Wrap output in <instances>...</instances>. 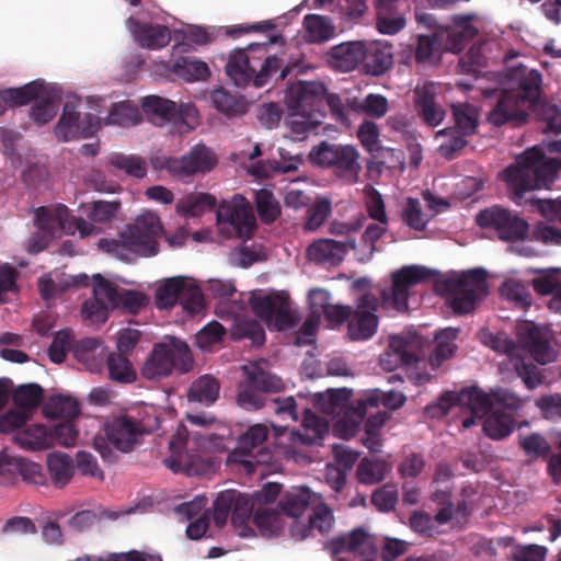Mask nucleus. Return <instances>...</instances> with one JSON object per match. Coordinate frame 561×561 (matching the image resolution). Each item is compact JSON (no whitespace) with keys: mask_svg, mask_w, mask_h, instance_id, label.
Returning a JSON list of instances; mask_svg holds the SVG:
<instances>
[{"mask_svg":"<svg viewBox=\"0 0 561 561\" xmlns=\"http://www.w3.org/2000/svg\"><path fill=\"white\" fill-rule=\"evenodd\" d=\"M561 152V140L543 141L526 149L516 158L514 164L503 171V180L507 185L511 201L516 205H529L537 209L548 221L560 218L561 199H525V194L531 191L547 188L557 179L561 169V159L548 157L547 153Z\"/></svg>","mask_w":561,"mask_h":561,"instance_id":"nucleus-1","label":"nucleus"},{"mask_svg":"<svg viewBox=\"0 0 561 561\" xmlns=\"http://www.w3.org/2000/svg\"><path fill=\"white\" fill-rule=\"evenodd\" d=\"M511 88L502 90L495 106L488 115V121L494 126H503L511 121H525L523 106L537 102L541 91V75L538 70L519 65L507 73Z\"/></svg>","mask_w":561,"mask_h":561,"instance_id":"nucleus-2","label":"nucleus"},{"mask_svg":"<svg viewBox=\"0 0 561 561\" xmlns=\"http://www.w3.org/2000/svg\"><path fill=\"white\" fill-rule=\"evenodd\" d=\"M162 231L160 218L153 213H146L128 225L117 239H101L98 245L102 251L122 261L133 262L137 257L158 254V238Z\"/></svg>","mask_w":561,"mask_h":561,"instance_id":"nucleus-3","label":"nucleus"},{"mask_svg":"<svg viewBox=\"0 0 561 561\" xmlns=\"http://www.w3.org/2000/svg\"><path fill=\"white\" fill-rule=\"evenodd\" d=\"M325 85L319 81L291 83L285 102L290 112L288 124L295 133L310 130L318 122L317 115L324 113Z\"/></svg>","mask_w":561,"mask_h":561,"instance_id":"nucleus-4","label":"nucleus"},{"mask_svg":"<svg viewBox=\"0 0 561 561\" xmlns=\"http://www.w3.org/2000/svg\"><path fill=\"white\" fill-rule=\"evenodd\" d=\"M193 366L188 345L176 337L154 344L149 357L141 367V375L148 380L170 376L174 370L185 374Z\"/></svg>","mask_w":561,"mask_h":561,"instance_id":"nucleus-5","label":"nucleus"},{"mask_svg":"<svg viewBox=\"0 0 561 561\" xmlns=\"http://www.w3.org/2000/svg\"><path fill=\"white\" fill-rule=\"evenodd\" d=\"M443 285L448 296L449 306L457 314L473 311L477 302L488 294L486 272L483 268H474L449 276Z\"/></svg>","mask_w":561,"mask_h":561,"instance_id":"nucleus-6","label":"nucleus"},{"mask_svg":"<svg viewBox=\"0 0 561 561\" xmlns=\"http://www.w3.org/2000/svg\"><path fill=\"white\" fill-rule=\"evenodd\" d=\"M105 437L96 436L94 448L107 462L116 461V455L111 446L118 451L129 453L139 443L144 434L142 424L133 416L123 414L107 421L104 425Z\"/></svg>","mask_w":561,"mask_h":561,"instance_id":"nucleus-7","label":"nucleus"},{"mask_svg":"<svg viewBox=\"0 0 561 561\" xmlns=\"http://www.w3.org/2000/svg\"><path fill=\"white\" fill-rule=\"evenodd\" d=\"M309 157L314 164L332 169L336 178L347 184H355L359 180L362 171L360 156L352 145L322 141L319 146L312 148Z\"/></svg>","mask_w":561,"mask_h":561,"instance_id":"nucleus-8","label":"nucleus"},{"mask_svg":"<svg viewBox=\"0 0 561 561\" xmlns=\"http://www.w3.org/2000/svg\"><path fill=\"white\" fill-rule=\"evenodd\" d=\"M154 298L158 309H171L179 302L191 316L199 313L205 305L201 287L183 276L167 279L157 288Z\"/></svg>","mask_w":561,"mask_h":561,"instance_id":"nucleus-9","label":"nucleus"},{"mask_svg":"<svg viewBox=\"0 0 561 561\" xmlns=\"http://www.w3.org/2000/svg\"><path fill=\"white\" fill-rule=\"evenodd\" d=\"M283 66L282 59L275 55L265 58L259 71L251 61L247 49H236L229 55L226 73L234 82L236 85H247L250 81L256 88L264 87L272 73L277 72Z\"/></svg>","mask_w":561,"mask_h":561,"instance_id":"nucleus-10","label":"nucleus"},{"mask_svg":"<svg viewBox=\"0 0 561 561\" xmlns=\"http://www.w3.org/2000/svg\"><path fill=\"white\" fill-rule=\"evenodd\" d=\"M324 550L334 561H352L351 556H358L362 561H376L378 557L375 538L363 527L328 539L324 542Z\"/></svg>","mask_w":561,"mask_h":561,"instance_id":"nucleus-11","label":"nucleus"},{"mask_svg":"<svg viewBox=\"0 0 561 561\" xmlns=\"http://www.w3.org/2000/svg\"><path fill=\"white\" fill-rule=\"evenodd\" d=\"M141 108L148 119L157 126L173 123L179 134L188 133L194 128L188 119H194L197 112L191 104L178 106L169 99L147 95L141 100Z\"/></svg>","mask_w":561,"mask_h":561,"instance_id":"nucleus-12","label":"nucleus"},{"mask_svg":"<svg viewBox=\"0 0 561 561\" xmlns=\"http://www.w3.org/2000/svg\"><path fill=\"white\" fill-rule=\"evenodd\" d=\"M267 427L262 424L251 426L238 439L237 447L228 454L229 463L241 465L248 473L255 471L257 465L271 462L272 453L263 447L267 438Z\"/></svg>","mask_w":561,"mask_h":561,"instance_id":"nucleus-13","label":"nucleus"},{"mask_svg":"<svg viewBox=\"0 0 561 561\" xmlns=\"http://www.w3.org/2000/svg\"><path fill=\"white\" fill-rule=\"evenodd\" d=\"M476 222L483 229H492L499 239L508 242L524 240L528 237L529 225L515 211L500 205H493L480 210Z\"/></svg>","mask_w":561,"mask_h":561,"instance_id":"nucleus-14","label":"nucleus"},{"mask_svg":"<svg viewBox=\"0 0 561 561\" xmlns=\"http://www.w3.org/2000/svg\"><path fill=\"white\" fill-rule=\"evenodd\" d=\"M220 229L229 238L250 239L255 228V217L250 203L240 194L224 201L217 209Z\"/></svg>","mask_w":561,"mask_h":561,"instance_id":"nucleus-15","label":"nucleus"},{"mask_svg":"<svg viewBox=\"0 0 561 561\" xmlns=\"http://www.w3.org/2000/svg\"><path fill=\"white\" fill-rule=\"evenodd\" d=\"M432 272L419 265L403 266L391 274V288L379 289V301L381 306L390 307L397 311L408 310V298L410 289L428 279Z\"/></svg>","mask_w":561,"mask_h":561,"instance_id":"nucleus-16","label":"nucleus"},{"mask_svg":"<svg viewBox=\"0 0 561 561\" xmlns=\"http://www.w3.org/2000/svg\"><path fill=\"white\" fill-rule=\"evenodd\" d=\"M424 345L425 340L419 334L392 335L388 347L380 355V365L388 371L401 366L413 367L424 357Z\"/></svg>","mask_w":561,"mask_h":561,"instance_id":"nucleus-17","label":"nucleus"},{"mask_svg":"<svg viewBox=\"0 0 561 561\" xmlns=\"http://www.w3.org/2000/svg\"><path fill=\"white\" fill-rule=\"evenodd\" d=\"M516 334L520 354L528 353L537 363L547 364L553 360L554 352L551 347V332L534 321L525 320L516 325Z\"/></svg>","mask_w":561,"mask_h":561,"instance_id":"nucleus-18","label":"nucleus"},{"mask_svg":"<svg viewBox=\"0 0 561 561\" xmlns=\"http://www.w3.org/2000/svg\"><path fill=\"white\" fill-rule=\"evenodd\" d=\"M489 346L493 351L506 354L510 357L517 376L529 390L537 388L542 382L538 367L531 360L522 357L520 346L506 333L499 332L490 335Z\"/></svg>","mask_w":561,"mask_h":561,"instance_id":"nucleus-19","label":"nucleus"},{"mask_svg":"<svg viewBox=\"0 0 561 561\" xmlns=\"http://www.w3.org/2000/svg\"><path fill=\"white\" fill-rule=\"evenodd\" d=\"M380 306L379 298L374 293H365L358 298L347 324L351 340L365 341L375 335L379 323L376 312Z\"/></svg>","mask_w":561,"mask_h":561,"instance_id":"nucleus-20","label":"nucleus"},{"mask_svg":"<svg viewBox=\"0 0 561 561\" xmlns=\"http://www.w3.org/2000/svg\"><path fill=\"white\" fill-rule=\"evenodd\" d=\"M250 302L254 314L268 325H273L277 331L295 325L287 296L280 293H272L265 296L252 297Z\"/></svg>","mask_w":561,"mask_h":561,"instance_id":"nucleus-21","label":"nucleus"},{"mask_svg":"<svg viewBox=\"0 0 561 561\" xmlns=\"http://www.w3.org/2000/svg\"><path fill=\"white\" fill-rule=\"evenodd\" d=\"M101 127V119L92 113H85L81 117L77 105L72 102H66L62 114L55 128L56 136L62 141H69L75 138L92 137Z\"/></svg>","mask_w":561,"mask_h":561,"instance_id":"nucleus-22","label":"nucleus"},{"mask_svg":"<svg viewBox=\"0 0 561 561\" xmlns=\"http://www.w3.org/2000/svg\"><path fill=\"white\" fill-rule=\"evenodd\" d=\"M356 238L346 240L319 239L307 248L310 261L336 266L344 260L350 250H355Z\"/></svg>","mask_w":561,"mask_h":561,"instance_id":"nucleus-23","label":"nucleus"},{"mask_svg":"<svg viewBox=\"0 0 561 561\" xmlns=\"http://www.w3.org/2000/svg\"><path fill=\"white\" fill-rule=\"evenodd\" d=\"M128 25L135 42L141 48L160 49L171 41V32L165 25L140 22L133 18L128 19Z\"/></svg>","mask_w":561,"mask_h":561,"instance_id":"nucleus-24","label":"nucleus"},{"mask_svg":"<svg viewBox=\"0 0 561 561\" xmlns=\"http://www.w3.org/2000/svg\"><path fill=\"white\" fill-rule=\"evenodd\" d=\"M365 59V41L345 42L333 46L327 55L329 65L339 71L355 70Z\"/></svg>","mask_w":561,"mask_h":561,"instance_id":"nucleus-25","label":"nucleus"},{"mask_svg":"<svg viewBox=\"0 0 561 561\" xmlns=\"http://www.w3.org/2000/svg\"><path fill=\"white\" fill-rule=\"evenodd\" d=\"M183 443L184 439L181 435L172 437L169 443L172 455L164 460L165 466L173 472L183 471L187 476H201L205 473L209 468V462L205 461L199 456L181 453L180 448Z\"/></svg>","mask_w":561,"mask_h":561,"instance_id":"nucleus-26","label":"nucleus"},{"mask_svg":"<svg viewBox=\"0 0 561 561\" xmlns=\"http://www.w3.org/2000/svg\"><path fill=\"white\" fill-rule=\"evenodd\" d=\"M382 391L373 389L366 391L359 399L352 403L344 417L337 422V426H346L348 433L354 435L363 422L369 408H378L381 403Z\"/></svg>","mask_w":561,"mask_h":561,"instance_id":"nucleus-27","label":"nucleus"},{"mask_svg":"<svg viewBox=\"0 0 561 561\" xmlns=\"http://www.w3.org/2000/svg\"><path fill=\"white\" fill-rule=\"evenodd\" d=\"M180 175L209 172L217 164V157L211 149L204 144L194 146L187 154L179 158Z\"/></svg>","mask_w":561,"mask_h":561,"instance_id":"nucleus-28","label":"nucleus"},{"mask_svg":"<svg viewBox=\"0 0 561 561\" xmlns=\"http://www.w3.org/2000/svg\"><path fill=\"white\" fill-rule=\"evenodd\" d=\"M4 471L19 473L26 483L44 485L46 474L41 465L22 457L0 455V474Z\"/></svg>","mask_w":561,"mask_h":561,"instance_id":"nucleus-29","label":"nucleus"},{"mask_svg":"<svg viewBox=\"0 0 561 561\" xmlns=\"http://www.w3.org/2000/svg\"><path fill=\"white\" fill-rule=\"evenodd\" d=\"M365 67L373 76L383 75L393 64L392 45L387 42L365 41Z\"/></svg>","mask_w":561,"mask_h":561,"instance_id":"nucleus-30","label":"nucleus"},{"mask_svg":"<svg viewBox=\"0 0 561 561\" xmlns=\"http://www.w3.org/2000/svg\"><path fill=\"white\" fill-rule=\"evenodd\" d=\"M72 353L76 359L82 363L91 373L100 371L103 360L107 356L100 341L94 337H87L78 341L72 346Z\"/></svg>","mask_w":561,"mask_h":561,"instance_id":"nucleus-31","label":"nucleus"},{"mask_svg":"<svg viewBox=\"0 0 561 561\" xmlns=\"http://www.w3.org/2000/svg\"><path fill=\"white\" fill-rule=\"evenodd\" d=\"M414 101L419 115L426 124L437 126L443 122L445 111L436 104L432 87H417L414 91Z\"/></svg>","mask_w":561,"mask_h":561,"instance_id":"nucleus-32","label":"nucleus"},{"mask_svg":"<svg viewBox=\"0 0 561 561\" xmlns=\"http://www.w3.org/2000/svg\"><path fill=\"white\" fill-rule=\"evenodd\" d=\"M328 422L311 412L306 410L304 413L301 430L294 431L291 433V439L295 443L302 445L316 444L319 439H322L323 435L328 432Z\"/></svg>","mask_w":561,"mask_h":561,"instance_id":"nucleus-33","label":"nucleus"},{"mask_svg":"<svg viewBox=\"0 0 561 561\" xmlns=\"http://www.w3.org/2000/svg\"><path fill=\"white\" fill-rule=\"evenodd\" d=\"M242 369L247 376L245 381L263 394L277 393L285 389V385L280 378L265 371L257 364L244 365Z\"/></svg>","mask_w":561,"mask_h":561,"instance_id":"nucleus-34","label":"nucleus"},{"mask_svg":"<svg viewBox=\"0 0 561 561\" xmlns=\"http://www.w3.org/2000/svg\"><path fill=\"white\" fill-rule=\"evenodd\" d=\"M459 330L455 328H446L435 335V347L430 354V365L433 369H437L448 358H450L457 346L455 341L458 337Z\"/></svg>","mask_w":561,"mask_h":561,"instance_id":"nucleus-35","label":"nucleus"},{"mask_svg":"<svg viewBox=\"0 0 561 561\" xmlns=\"http://www.w3.org/2000/svg\"><path fill=\"white\" fill-rule=\"evenodd\" d=\"M44 90V82L35 80L21 88L0 90V98L9 106H22L43 96Z\"/></svg>","mask_w":561,"mask_h":561,"instance_id":"nucleus-36","label":"nucleus"},{"mask_svg":"<svg viewBox=\"0 0 561 561\" xmlns=\"http://www.w3.org/2000/svg\"><path fill=\"white\" fill-rule=\"evenodd\" d=\"M14 440L21 447L30 450L46 449L54 444L50 431L43 424H35L16 432Z\"/></svg>","mask_w":561,"mask_h":561,"instance_id":"nucleus-37","label":"nucleus"},{"mask_svg":"<svg viewBox=\"0 0 561 561\" xmlns=\"http://www.w3.org/2000/svg\"><path fill=\"white\" fill-rule=\"evenodd\" d=\"M47 468L55 486L64 488L73 477L72 458L65 453H53L47 456Z\"/></svg>","mask_w":561,"mask_h":561,"instance_id":"nucleus-38","label":"nucleus"},{"mask_svg":"<svg viewBox=\"0 0 561 561\" xmlns=\"http://www.w3.org/2000/svg\"><path fill=\"white\" fill-rule=\"evenodd\" d=\"M80 413L79 402L62 394L51 396L43 405V414L48 419H64L71 421Z\"/></svg>","mask_w":561,"mask_h":561,"instance_id":"nucleus-39","label":"nucleus"},{"mask_svg":"<svg viewBox=\"0 0 561 561\" xmlns=\"http://www.w3.org/2000/svg\"><path fill=\"white\" fill-rule=\"evenodd\" d=\"M219 389L220 386L216 378L204 375L192 382L187 391V399L190 402L210 405L218 399Z\"/></svg>","mask_w":561,"mask_h":561,"instance_id":"nucleus-40","label":"nucleus"},{"mask_svg":"<svg viewBox=\"0 0 561 561\" xmlns=\"http://www.w3.org/2000/svg\"><path fill=\"white\" fill-rule=\"evenodd\" d=\"M396 2L397 0H376L377 28L382 34H397L405 25V19L402 15L392 14Z\"/></svg>","mask_w":561,"mask_h":561,"instance_id":"nucleus-41","label":"nucleus"},{"mask_svg":"<svg viewBox=\"0 0 561 561\" xmlns=\"http://www.w3.org/2000/svg\"><path fill=\"white\" fill-rule=\"evenodd\" d=\"M141 121V112L137 104L126 100L113 103L110 107L105 124L130 127Z\"/></svg>","mask_w":561,"mask_h":561,"instance_id":"nucleus-42","label":"nucleus"},{"mask_svg":"<svg viewBox=\"0 0 561 561\" xmlns=\"http://www.w3.org/2000/svg\"><path fill=\"white\" fill-rule=\"evenodd\" d=\"M451 112L454 117V126L451 128L467 136H472L477 133L479 112L474 105L467 102L453 104Z\"/></svg>","mask_w":561,"mask_h":561,"instance_id":"nucleus-43","label":"nucleus"},{"mask_svg":"<svg viewBox=\"0 0 561 561\" xmlns=\"http://www.w3.org/2000/svg\"><path fill=\"white\" fill-rule=\"evenodd\" d=\"M458 399L460 404L468 405L471 413L479 419L494 409L493 393L488 394L477 387L461 391Z\"/></svg>","mask_w":561,"mask_h":561,"instance_id":"nucleus-44","label":"nucleus"},{"mask_svg":"<svg viewBox=\"0 0 561 561\" xmlns=\"http://www.w3.org/2000/svg\"><path fill=\"white\" fill-rule=\"evenodd\" d=\"M515 427V417L511 413L491 411L483 423V432L492 439L507 437Z\"/></svg>","mask_w":561,"mask_h":561,"instance_id":"nucleus-45","label":"nucleus"},{"mask_svg":"<svg viewBox=\"0 0 561 561\" xmlns=\"http://www.w3.org/2000/svg\"><path fill=\"white\" fill-rule=\"evenodd\" d=\"M389 417L390 414L387 411H379L376 414L369 416L365 422L362 442L369 449V451L375 454L381 451L382 439L380 431Z\"/></svg>","mask_w":561,"mask_h":561,"instance_id":"nucleus-46","label":"nucleus"},{"mask_svg":"<svg viewBox=\"0 0 561 561\" xmlns=\"http://www.w3.org/2000/svg\"><path fill=\"white\" fill-rule=\"evenodd\" d=\"M437 137H444L437 151L446 160H454L467 147V135L458 131L455 128L446 127L436 134Z\"/></svg>","mask_w":561,"mask_h":561,"instance_id":"nucleus-47","label":"nucleus"},{"mask_svg":"<svg viewBox=\"0 0 561 561\" xmlns=\"http://www.w3.org/2000/svg\"><path fill=\"white\" fill-rule=\"evenodd\" d=\"M108 164L131 178L142 179L147 174V162L137 154L112 153L108 157Z\"/></svg>","mask_w":561,"mask_h":561,"instance_id":"nucleus-48","label":"nucleus"},{"mask_svg":"<svg viewBox=\"0 0 561 561\" xmlns=\"http://www.w3.org/2000/svg\"><path fill=\"white\" fill-rule=\"evenodd\" d=\"M304 26L308 33L309 41L312 43L327 42L335 34V26L328 16L308 14L304 19Z\"/></svg>","mask_w":561,"mask_h":561,"instance_id":"nucleus-49","label":"nucleus"},{"mask_svg":"<svg viewBox=\"0 0 561 561\" xmlns=\"http://www.w3.org/2000/svg\"><path fill=\"white\" fill-rule=\"evenodd\" d=\"M171 69L178 77L188 82L205 80L210 75L206 62L190 57H181Z\"/></svg>","mask_w":561,"mask_h":561,"instance_id":"nucleus-50","label":"nucleus"},{"mask_svg":"<svg viewBox=\"0 0 561 561\" xmlns=\"http://www.w3.org/2000/svg\"><path fill=\"white\" fill-rule=\"evenodd\" d=\"M108 377L121 383H130L136 380V371L126 355L110 353L106 356Z\"/></svg>","mask_w":561,"mask_h":561,"instance_id":"nucleus-51","label":"nucleus"},{"mask_svg":"<svg viewBox=\"0 0 561 561\" xmlns=\"http://www.w3.org/2000/svg\"><path fill=\"white\" fill-rule=\"evenodd\" d=\"M12 399L16 408L31 413L41 405L44 391L37 383H25L14 390Z\"/></svg>","mask_w":561,"mask_h":561,"instance_id":"nucleus-52","label":"nucleus"},{"mask_svg":"<svg viewBox=\"0 0 561 561\" xmlns=\"http://www.w3.org/2000/svg\"><path fill=\"white\" fill-rule=\"evenodd\" d=\"M214 106L228 116L242 115L247 111V103L243 98L233 95L224 89L215 90L211 93Z\"/></svg>","mask_w":561,"mask_h":561,"instance_id":"nucleus-53","label":"nucleus"},{"mask_svg":"<svg viewBox=\"0 0 561 561\" xmlns=\"http://www.w3.org/2000/svg\"><path fill=\"white\" fill-rule=\"evenodd\" d=\"M518 446L525 453V455L531 460H536L539 458H548L551 454L550 444L539 433L519 435Z\"/></svg>","mask_w":561,"mask_h":561,"instance_id":"nucleus-54","label":"nucleus"},{"mask_svg":"<svg viewBox=\"0 0 561 561\" xmlns=\"http://www.w3.org/2000/svg\"><path fill=\"white\" fill-rule=\"evenodd\" d=\"M253 522L264 535H278L284 527L283 517L273 508L260 507L254 512Z\"/></svg>","mask_w":561,"mask_h":561,"instance_id":"nucleus-55","label":"nucleus"},{"mask_svg":"<svg viewBox=\"0 0 561 561\" xmlns=\"http://www.w3.org/2000/svg\"><path fill=\"white\" fill-rule=\"evenodd\" d=\"M352 397V391L348 389H335L329 390L327 394H321L318 398V404L321 410L327 414H333L336 411H342L345 409V413L348 411L351 407H348V402Z\"/></svg>","mask_w":561,"mask_h":561,"instance_id":"nucleus-56","label":"nucleus"},{"mask_svg":"<svg viewBox=\"0 0 561 561\" xmlns=\"http://www.w3.org/2000/svg\"><path fill=\"white\" fill-rule=\"evenodd\" d=\"M389 468L382 460L363 459L357 467V477L360 483L375 484L382 481Z\"/></svg>","mask_w":561,"mask_h":561,"instance_id":"nucleus-57","label":"nucleus"},{"mask_svg":"<svg viewBox=\"0 0 561 561\" xmlns=\"http://www.w3.org/2000/svg\"><path fill=\"white\" fill-rule=\"evenodd\" d=\"M255 206L261 220L265 224L275 221L280 214L279 204L268 190L256 192Z\"/></svg>","mask_w":561,"mask_h":561,"instance_id":"nucleus-58","label":"nucleus"},{"mask_svg":"<svg viewBox=\"0 0 561 561\" xmlns=\"http://www.w3.org/2000/svg\"><path fill=\"white\" fill-rule=\"evenodd\" d=\"M121 207L119 202L95 201L82 206V211L93 222L111 221Z\"/></svg>","mask_w":561,"mask_h":561,"instance_id":"nucleus-59","label":"nucleus"},{"mask_svg":"<svg viewBox=\"0 0 561 561\" xmlns=\"http://www.w3.org/2000/svg\"><path fill=\"white\" fill-rule=\"evenodd\" d=\"M215 205V196L208 193H201L196 196L187 198L182 203H179L176 209L178 213L185 217H196L203 214L205 210L213 208Z\"/></svg>","mask_w":561,"mask_h":561,"instance_id":"nucleus-60","label":"nucleus"},{"mask_svg":"<svg viewBox=\"0 0 561 561\" xmlns=\"http://www.w3.org/2000/svg\"><path fill=\"white\" fill-rule=\"evenodd\" d=\"M334 524V516L332 510L324 505H318L313 508L312 514L309 516V525L301 535V538H306L308 534L313 530H318L320 534L329 533Z\"/></svg>","mask_w":561,"mask_h":561,"instance_id":"nucleus-61","label":"nucleus"},{"mask_svg":"<svg viewBox=\"0 0 561 561\" xmlns=\"http://www.w3.org/2000/svg\"><path fill=\"white\" fill-rule=\"evenodd\" d=\"M93 295L94 298L114 309L119 306V295L117 287L105 279L101 274L93 275Z\"/></svg>","mask_w":561,"mask_h":561,"instance_id":"nucleus-62","label":"nucleus"},{"mask_svg":"<svg viewBox=\"0 0 561 561\" xmlns=\"http://www.w3.org/2000/svg\"><path fill=\"white\" fill-rule=\"evenodd\" d=\"M402 220L413 230H425L430 218L422 210L421 203L417 198L409 197L402 210Z\"/></svg>","mask_w":561,"mask_h":561,"instance_id":"nucleus-63","label":"nucleus"},{"mask_svg":"<svg viewBox=\"0 0 561 561\" xmlns=\"http://www.w3.org/2000/svg\"><path fill=\"white\" fill-rule=\"evenodd\" d=\"M398 503V490L396 484L386 483L375 490L371 494V504L383 513L391 512Z\"/></svg>","mask_w":561,"mask_h":561,"instance_id":"nucleus-64","label":"nucleus"}]
</instances>
